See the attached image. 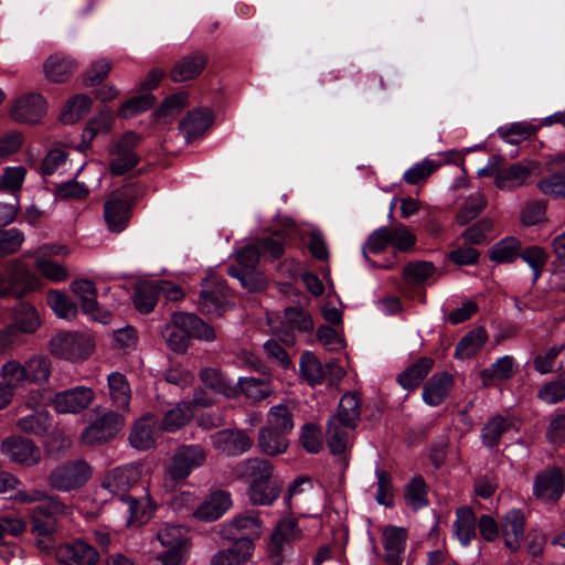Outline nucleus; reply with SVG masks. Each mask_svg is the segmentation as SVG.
<instances>
[{"label": "nucleus", "mask_w": 565, "mask_h": 565, "mask_svg": "<svg viewBox=\"0 0 565 565\" xmlns=\"http://www.w3.org/2000/svg\"><path fill=\"white\" fill-rule=\"evenodd\" d=\"M188 105V94L185 92L177 93L164 99L156 113L158 120L170 121Z\"/></svg>", "instance_id": "13d9d810"}, {"label": "nucleus", "mask_w": 565, "mask_h": 565, "mask_svg": "<svg viewBox=\"0 0 565 565\" xmlns=\"http://www.w3.org/2000/svg\"><path fill=\"white\" fill-rule=\"evenodd\" d=\"M205 460L206 451L202 446L182 445L175 450L167 472L174 481L184 480L192 470L202 467Z\"/></svg>", "instance_id": "0eeeda50"}, {"label": "nucleus", "mask_w": 565, "mask_h": 565, "mask_svg": "<svg viewBox=\"0 0 565 565\" xmlns=\"http://www.w3.org/2000/svg\"><path fill=\"white\" fill-rule=\"evenodd\" d=\"M201 382L215 393L232 397L235 394V387L231 381L216 367H204L200 371Z\"/></svg>", "instance_id": "49530a36"}, {"label": "nucleus", "mask_w": 565, "mask_h": 565, "mask_svg": "<svg viewBox=\"0 0 565 565\" xmlns=\"http://www.w3.org/2000/svg\"><path fill=\"white\" fill-rule=\"evenodd\" d=\"M284 228L275 232L271 236L266 237L258 242L256 248L259 249L260 255L271 259L279 258L284 254V245L286 239L295 231V224L290 218H285L282 223Z\"/></svg>", "instance_id": "c756f323"}, {"label": "nucleus", "mask_w": 565, "mask_h": 565, "mask_svg": "<svg viewBox=\"0 0 565 565\" xmlns=\"http://www.w3.org/2000/svg\"><path fill=\"white\" fill-rule=\"evenodd\" d=\"M301 536V530L294 518L282 519L274 529L267 544V555L275 565H280L287 546Z\"/></svg>", "instance_id": "9b49d317"}, {"label": "nucleus", "mask_w": 565, "mask_h": 565, "mask_svg": "<svg viewBox=\"0 0 565 565\" xmlns=\"http://www.w3.org/2000/svg\"><path fill=\"white\" fill-rule=\"evenodd\" d=\"M213 124V114L207 108L190 111L180 122L179 129L186 142L199 139L205 135Z\"/></svg>", "instance_id": "aec40b11"}, {"label": "nucleus", "mask_w": 565, "mask_h": 565, "mask_svg": "<svg viewBox=\"0 0 565 565\" xmlns=\"http://www.w3.org/2000/svg\"><path fill=\"white\" fill-rule=\"evenodd\" d=\"M92 476V469L84 460L57 466L49 476V483L58 491H71L82 487Z\"/></svg>", "instance_id": "423d86ee"}, {"label": "nucleus", "mask_w": 565, "mask_h": 565, "mask_svg": "<svg viewBox=\"0 0 565 565\" xmlns=\"http://www.w3.org/2000/svg\"><path fill=\"white\" fill-rule=\"evenodd\" d=\"M390 236V228L386 226L374 231L362 247V254L365 260L370 262L369 253L379 254L383 252L387 245H391Z\"/></svg>", "instance_id": "e2e57ef3"}, {"label": "nucleus", "mask_w": 565, "mask_h": 565, "mask_svg": "<svg viewBox=\"0 0 565 565\" xmlns=\"http://www.w3.org/2000/svg\"><path fill=\"white\" fill-rule=\"evenodd\" d=\"M17 426L26 434L40 435L50 426V416L46 412H35L20 418Z\"/></svg>", "instance_id": "680f3d73"}, {"label": "nucleus", "mask_w": 565, "mask_h": 565, "mask_svg": "<svg viewBox=\"0 0 565 565\" xmlns=\"http://www.w3.org/2000/svg\"><path fill=\"white\" fill-rule=\"evenodd\" d=\"M28 384L43 385L52 373L51 360L45 355H33L24 362Z\"/></svg>", "instance_id": "79ce46f5"}, {"label": "nucleus", "mask_w": 565, "mask_h": 565, "mask_svg": "<svg viewBox=\"0 0 565 565\" xmlns=\"http://www.w3.org/2000/svg\"><path fill=\"white\" fill-rule=\"evenodd\" d=\"M210 438L213 447L227 456L246 452L253 445V439L242 430L224 429L211 435Z\"/></svg>", "instance_id": "6ab92c4d"}, {"label": "nucleus", "mask_w": 565, "mask_h": 565, "mask_svg": "<svg viewBox=\"0 0 565 565\" xmlns=\"http://www.w3.org/2000/svg\"><path fill=\"white\" fill-rule=\"evenodd\" d=\"M488 340L483 328H476L468 332L456 345L455 358L466 360L477 354Z\"/></svg>", "instance_id": "37998d69"}, {"label": "nucleus", "mask_w": 565, "mask_h": 565, "mask_svg": "<svg viewBox=\"0 0 565 565\" xmlns=\"http://www.w3.org/2000/svg\"><path fill=\"white\" fill-rule=\"evenodd\" d=\"M266 426L290 434L295 427L294 413L289 404L281 403L269 408Z\"/></svg>", "instance_id": "de8ad7c7"}, {"label": "nucleus", "mask_w": 565, "mask_h": 565, "mask_svg": "<svg viewBox=\"0 0 565 565\" xmlns=\"http://www.w3.org/2000/svg\"><path fill=\"white\" fill-rule=\"evenodd\" d=\"M159 296L158 282H140L136 286L134 303L138 311L148 313L153 310Z\"/></svg>", "instance_id": "8fccbe9b"}, {"label": "nucleus", "mask_w": 565, "mask_h": 565, "mask_svg": "<svg viewBox=\"0 0 565 565\" xmlns=\"http://www.w3.org/2000/svg\"><path fill=\"white\" fill-rule=\"evenodd\" d=\"M95 393L88 386H75L57 392L51 398V405L60 414H78L94 401Z\"/></svg>", "instance_id": "9d476101"}, {"label": "nucleus", "mask_w": 565, "mask_h": 565, "mask_svg": "<svg viewBox=\"0 0 565 565\" xmlns=\"http://www.w3.org/2000/svg\"><path fill=\"white\" fill-rule=\"evenodd\" d=\"M220 534L242 547L243 558H250L255 550L254 543L263 534V521L256 514L241 513L222 524Z\"/></svg>", "instance_id": "f03ea898"}, {"label": "nucleus", "mask_w": 565, "mask_h": 565, "mask_svg": "<svg viewBox=\"0 0 565 565\" xmlns=\"http://www.w3.org/2000/svg\"><path fill=\"white\" fill-rule=\"evenodd\" d=\"M313 328L311 317L298 308L285 309L284 319L279 326H273V332L286 347L296 344L295 331L308 332Z\"/></svg>", "instance_id": "1a4fd4ad"}, {"label": "nucleus", "mask_w": 565, "mask_h": 565, "mask_svg": "<svg viewBox=\"0 0 565 565\" xmlns=\"http://www.w3.org/2000/svg\"><path fill=\"white\" fill-rule=\"evenodd\" d=\"M239 471L247 479L248 486H256L277 478L273 463L260 458H249L241 462Z\"/></svg>", "instance_id": "7c9ffc66"}, {"label": "nucleus", "mask_w": 565, "mask_h": 565, "mask_svg": "<svg viewBox=\"0 0 565 565\" xmlns=\"http://www.w3.org/2000/svg\"><path fill=\"white\" fill-rule=\"evenodd\" d=\"M524 516L520 510L509 511L501 520V532L504 545L511 552L520 547V542L524 535Z\"/></svg>", "instance_id": "bb28decb"}, {"label": "nucleus", "mask_w": 565, "mask_h": 565, "mask_svg": "<svg viewBox=\"0 0 565 565\" xmlns=\"http://www.w3.org/2000/svg\"><path fill=\"white\" fill-rule=\"evenodd\" d=\"M47 303L60 318L72 319L76 316V306L65 294L58 290H51L47 294Z\"/></svg>", "instance_id": "5fc2aeb1"}, {"label": "nucleus", "mask_w": 565, "mask_h": 565, "mask_svg": "<svg viewBox=\"0 0 565 565\" xmlns=\"http://www.w3.org/2000/svg\"><path fill=\"white\" fill-rule=\"evenodd\" d=\"M439 166L440 163L426 158L422 162H417L407 169L404 172L403 179L408 184H418L431 175L439 168Z\"/></svg>", "instance_id": "bf43d9fd"}, {"label": "nucleus", "mask_w": 565, "mask_h": 565, "mask_svg": "<svg viewBox=\"0 0 565 565\" xmlns=\"http://www.w3.org/2000/svg\"><path fill=\"white\" fill-rule=\"evenodd\" d=\"M0 376L6 385L12 386L13 391L28 384L24 363L18 360H9L6 362L1 366Z\"/></svg>", "instance_id": "864d4df0"}, {"label": "nucleus", "mask_w": 565, "mask_h": 565, "mask_svg": "<svg viewBox=\"0 0 565 565\" xmlns=\"http://www.w3.org/2000/svg\"><path fill=\"white\" fill-rule=\"evenodd\" d=\"M193 418V408L189 402H180L167 411L159 425L161 431L175 433Z\"/></svg>", "instance_id": "f704fd0d"}, {"label": "nucleus", "mask_w": 565, "mask_h": 565, "mask_svg": "<svg viewBox=\"0 0 565 565\" xmlns=\"http://www.w3.org/2000/svg\"><path fill=\"white\" fill-rule=\"evenodd\" d=\"M360 407L361 405L356 394H344L340 399L338 413L333 417L341 418L342 422L345 420L353 425H358L361 415Z\"/></svg>", "instance_id": "4d7b16f0"}, {"label": "nucleus", "mask_w": 565, "mask_h": 565, "mask_svg": "<svg viewBox=\"0 0 565 565\" xmlns=\"http://www.w3.org/2000/svg\"><path fill=\"white\" fill-rule=\"evenodd\" d=\"M1 452L11 461L32 467L40 462L41 450L30 439L10 436L2 440Z\"/></svg>", "instance_id": "ddd939ff"}, {"label": "nucleus", "mask_w": 565, "mask_h": 565, "mask_svg": "<svg viewBox=\"0 0 565 565\" xmlns=\"http://www.w3.org/2000/svg\"><path fill=\"white\" fill-rule=\"evenodd\" d=\"M157 540L164 548L157 556L161 565L185 564L190 552V534L185 526L164 524L159 529Z\"/></svg>", "instance_id": "7ed1b4c3"}, {"label": "nucleus", "mask_w": 565, "mask_h": 565, "mask_svg": "<svg viewBox=\"0 0 565 565\" xmlns=\"http://www.w3.org/2000/svg\"><path fill=\"white\" fill-rule=\"evenodd\" d=\"M515 373L514 359L504 355L498 359L490 367L480 371L479 376L484 387L493 386L498 381H507Z\"/></svg>", "instance_id": "c9c22d12"}, {"label": "nucleus", "mask_w": 565, "mask_h": 565, "mask_svg": "<svg viewBox=\"0 0 565 565\" xmlns=\"http://www.w3.org/2000/svg\"><path fill=\"white\" fill-rule=\"evenodd\" d=\"M76 68L74 60L58 53L50 55L43 64L44 76L52 83L65 82Z\"/></svg>", "instance_id": "c85d7f7f"}, {"label": "nucleus", "mask_w": 565, "mask_h": 565, "mask_svg": "<svg viewBox=\"0 0 565 565\" xmlns=\"http://www.w3.org/2000/svg\"><path fill=\"white\" fill-rule=\"evenodd\" d=\"M300 374L310 385L320 384L326 379L324 367L311 352L302 354L300 360Z\"/></svg>", "instance_id": "3c124183"}, {"label": "nucleus", "mask_w": 565, "mask_h": 565, "mask_svg": "<svg viewBox=\"0 0 565 565\" xmlns=\"http://www.w3.org/2000/svg\"><path fill=\"white\" fill-rule=\"evenodd\" d=\"M228 275L237 278L241 285L249 291H260L266 287V278L256 269L238 270L234 265L227 269Z\"/></svg>", "instance_id": "603ef678"}, {"label": "nucleus", "mask_w": 565, "mask_h": 565, "mask_svg": "<svg viewBox=\"0 0 565 565\" xmlns=\"http://www.w3.org/2000/svg\"><path fill=\"white\" fill-rule=\"evenodd\" d=\"M93 100L84 94L71 97L60 113V120L65 125H73L84 118L92 109Z\"/></svg>", "instance_id": "58836bf2"}, {"label": "nucleus", "mask_w": 565, "mask_h": 565, "mask_svg": "<svg viewBox=\"0 0 565 565\" xmlns=\"http://www.w3.org/2000/svg\"><path fill=\"white\" fill-rule=\"evenodd\" d=\"M141 466L138 463H130L122 467H117L104 478L103 487L111 494L120 495L126 500V492L135 486L141 477Z\"/></svg>", "instance_id": "4468645a"}, {"label": "nucleus", "mask_w": 565, "mask_h": 565, "mask_svg": "<svg viewBox=\"0 0 565 565\" xmlns=\"http://www.w3.org/2000/svg\"><path fill=\"white\" fill-rule=\"evenodd\" d=\"M114 114L110 109H104L93 117L86 125L83 132L82 150L88 148L89 142L98 135L108 134L114 124Z\"/></svg>", "instance_id": "c03bdc74"}, {"label": "nucleus", "mask_w": 565, "mask_h": 565, "mask_svg": "<svg viewBox=\"0 0 565 565\" xmlns=\"http://www.w3.org/2000/svg\"><path fill=\"white\" fill-rule=\"evenodd\" d=\"M35 265L41 275L53 282L65 281L70 276L65 266L42 255L35 256Z\"/></svg>", "instance_id": "6e6d98bb"}, {"label": "nucleus", "mask_w": 565, "mask_h": 565, "mask_svg": "<svg viewBox=\"0 0 565 565\" xmlns=\"http://www.w3.org/2000/svg\"><path fill=\"white\" fill-rule=\"evenodd\" d=\"M405 499L407 504L414 510H418L427 505L426 484L423 479L415 478L408 483L405 492Z\"/></svg>", "instance_id": "338daca9"}, {"label": "nucleus", "mask_w": 565, "mask_h": 565, "mask_svg": "<svg viewBox=\"0 0 565 565\" xmlns=\"http://www.w3.org/2000/svg\"><path fill=\"white\" fill-rule=\"evenodd\" d=\"M535 163H514L508 168L499 169L495 185L502 191H511L522 186L530 178Z\"/></svg>", "instance_id": "a878e982"}, {"label": "nucleus", "mask_w": 565, "mask_h": 565, "mask_svg": "<svg viewBox=\"0 0 565 565\" xmlns=\"http://www.w3.org/2000/svg\"><path fill=\"white\" fill-rule=\"evenodd\" d=\"M454 379L448 373L435 374L423 388V399L429 406H437L447 397Z\"/></svg>", "instance_id": "2f4dec72"}, {"label": "nucleus", "mask_w": 565, "mask_h": 565, "mask_svg": "<svg viewBox=\"0 0 565 565\" xmlns=\"http://www.w3.org/2000/svg\"><path fill=\"white\" fill-rule=\"evenodd\" d=\"M539 189L556 199H565V173L552 174L539 183Z\"/></svg>", "instance_id": "774afa93"}, {"label": "nucleus", "mask_w": 565, "mask_h": 565, "mask_svg": "<svg viewBox=\"0 0 565 565\" xmlns=\"http://www.w3.org/2000/svg\"><path fill=\"white\" fill-rule=\"evenodd\" d=\"M95 340L90 334L82 332H62L50 341V352L71 362L88 359L95 350Z\"/></svg>", "instance_id": "39448f33"}, {"label": "nucleus", "mask_w": 565, "mask_h": 565, "mask_svg": "<svg viewBox=\"0 0 565 565\" xmlns=\"http://www.w3.org/2000/svg\"><path fill=\"white\" fill-rule=\"evenodd\" d=\"M407 534L405 529L388 525L383 530L384 559L387 565H402Z\"/></svg>", "instance_id": "393cba45"}, {"label": "nucleus", "mask_w": 565, "mask_h": 565, "mask_svg": "<svg viewBox=\"0 0 565 565\" xmlns=\"http://www.w3.org/2000/svg\"><path fill=\"white\" fill-rule=\"evenodd\" d=\"M232 505L230 494L217 491L211 493L195 510L194 516L202 521H215Z\"/></svg>", "instance_id": "cd10ccee"}, {"label": "nucleus", "mask_w": 565, "mask_h": 565, "mask_svg": "<svg viewBox=\"0 0 565 565\" xmlns=\"http://www.w3.org/2000/svg\"><path fill=\"white\" fill-rule=\"evenodd\" d=\"M434 362L429 358H420L403 373L398 375V383L405 390H413L417 387L431 370Z\"/></svg>", "instance_id": "a18cd8bd"}, {"label": "nucleus", "mask_w": 565, "mask_h": 565, "mask_svg": "<svg viewBox=\"0 0 565 565\" xmlns=\"http://www.w3.org/2000/svg\"><path fill=\"white\" fill-rule=\"evenodd\" d=\"M47 106L41 94H25L11 108V117L22 124H36L46 114Z\"/></svg>", "instance_id": "dca6fc26"}, {"label": "nucleus", "mask_w": 565, "mask_h": 565, "mask_svg": "<svg viewBox=\"0 0 565 565\" xmlns=\"http://www.w3.org/2000/svg\"><path fill=\"white\" fill-rule=\"evenodd\" d=\"M231 306L232 296L223 282L211 281L200 294L199 310L204 315H220Z\"/></svg>", "instance_id": "2eb2a0df"}, {"label": "nucleus", "mask_w": 565, "mask_h": 565, "mask_svg": "<svg viewBox=\"0 0 565 565\" xmlns=\"http://www.w3.org/2000/svg\"><path fill=\"white\" fill-rule=\"evenodd\" d=\"M522 243L514 236H507L497 242L489 250V257L497 264H511L519 258Z\"/></svg>", "instance_id": "ea45409f"}, {"label": "nucleus", "mask_w": 565, "mask_h": 565, "mask_svg": "<svg viewBox=\"0 0 565 565\" xmlns=\"http://www.w3.org/2000/svg\"><path fill=\"white\" fill-rule=\"evenodd\" d=\"M537 397L547 404H556L565 399V373L557 380L544 384Z\"/></svg>", "instance_id": "0e129e2a"}, {"label": "nucleus", "mask_w": 565, "mask_h": 565, "mask_svg": "<svg viewBox=\"0 0 565 565\" xmlns=\"http://www.w3.org/2000/svg\"><path fill=\"white\" fill-rule=\"evenodd\" d=\"M130 205L118 193L109 195L104 206V217L109 231L119 233L124 231L129 221Z\"/></svg>", "instance_id": "412c9836"}, {"label": "nucleus", "mask_w": 565, "mask_h": 565, "mask_svg": "<svg viewBox=\"0 0 565 565\" xmlns=\"http://www.w3.org/2000/svg\"><path fill=\"white\" fill-rule=\"evenodd\" d=\"M42 288V280L20 259L10 262L6 275L0 273V297L21 298Z\"/></svg>", "instance_id": "20e7f679"}, {"label": "nucleus", "mask_w": 565, "mask_h": 565, "mask_svg": "<svg viewBox=\"0 0 565 565\" xmlns=\"http://www.w3.org/2000/svg\"><path fill=\"white\" fill-rule=\"evenodd\" d=\"M509 426L510 423L501 416L491 418L486 424L481 431V438L483 444L489 448L495 447L499 444L501 436L509 428Z\"/></svg>", "instance_id": "052dcab7"}, {"label": "nucleus", "mask_w": 565, "mask_h": 565, "mask_svg": "<svg viewBox=\"0 0 565 565\" xmlns=\"http://www.w3.org/2000/svg\"><path fill=\"white\" fill-rule=\"evenodd\" d=\"M207 56L202 52H194L179 60L170 71V78L174 83H183L196 78L205 68Z\"/></svg>", "instance_id": "4be33fe9"}, {"label": "nucleus", "mask_w": 565, "mask_h": 565, "mask_svg": "<svg viewBox=\"0 0 565 565\" xmlns=\"http://www.w3.org/2000/svg\"><path fill=\"white\" fill-rule=\"evenodd\" d=\"M74 296L79 301L81 308L84 313L88 315L90 319L107 324L111 320L109 311L100 308L96 300L97 289L92 280L77 279L71 285Z\"/></svg>", "instance_id": "f8f14e48"}, {"label": "nucleus", "mask_w": 565, "mask_h": 565, "mask_svg": "<svg viewBox=\"0 0 565 565\" xmlns=\"http://www.w3.org/2000/svg\"><path fill=\"white\" fill-rule=\"evenodd\" d=\"M162 337L167 345L175 353H184L190 339L212 342L215 340L214 329L204 322L199 316L189 312H175L162 330Z\"/></svg>", "instance_id": "f257e3e1"}, {"label": "nucleus", "mask_w": 565, "mask_h": 565, "mask_svg": "<svg viewBox=\"0 0 565 565\" xmlns=\"http://www.w3.org/2000/svg\"><path fill=\"white\" fill-rule=\"evenodd\" d=\"M356 425L331 417L327 423V440L332 454H342L350 446Z\"/></svg>", "instance_id": "b1692460"}, {"label": "nucleus", "mask_w": 565, "mask_h": 565, "mask_svg": "<svg viewBox=\"0 0 565 565\" xmlns=\"http://www.w3.org/2000/svg\"><path fill=\"white\" fill-rule=\"evenodd\" d=\"M477 519L473 511L468 507L459 508L452 524L454 536L462 546H468L476 537Z\"/></svg>", "instance_id": "473e14b6"}, {"label": "nucleus", "mask_w": 565, "mask_h": 565, "mask_svg": "<svg viewBox=\"0 0 565 565\" xmlns=\"http://www.w3.org/2000/svg\"><path fill=\"white\" fill-rule=\"evenodd\" d=\"M564 480L559 470L550 469L535 479L534 494L537 499L551 502L557 501L563 494Z\"/></svg>", "instance_id": "5701e85b"}, {"label": "nucleus", "mask_w": 565, "mask_h": 565, "mask_svg": "<svg viewBox=\"0 0 565 565\" xmlns=\"http://www.w3.org/2000/svg\"><path fill=\"white\" fill-rule=\"evenodd\" d=\"M109 397L113 405L126 411L131 399V388L127 377L119 372H113L107 376Z\"/></svg>", "instance_id": "e433bc0d"}, {"label": "nucleus", "mask_w": 565, "mask_h": 565, "mask_svg": "<svg viewBox=\"0 0 565 565\" xmlns=\"http://www.w3.org/2000/svg\"><path fill=\"white\" fill-rule=\"evenodd\" d=\"M57 559L64 565H96L98 552L83 540H75L58 547Z\"/></svg>", "instance_id": "a211bd4d"}, {"label": "nucleus", "mask_w": 565, "mask_h": 565, "mask_svg": "<svg viewBox=\"0 0 565 565\" xmlns=\"http://www.w3.org/2000/svg\"><path fill=\"white\" fill-rule=\"evenodd\" d=\"M13 324L23 333L31 334L41 326L38 310L29 302H21L13 309Z\"/></svg>", "instance_id": "a19ab883"}, {"label": "nucleus", "mask_w": 565, "mask_h": 565, "mask_svg": "<svg viewBox=\"0 0 565 565\" xmlns=\"http://www.w3.org/2000/svg\"><path fill=\"white\" fill-rule=\"evenodd\" d=\"M237 384L239 391L254 402L262 401L274 392V386L268 379L241 377Z\"/></svg>", "instance_id": "09e8293b"}, {"label": "nucleus", "mask_w": 565, "mask_h": 565, "mask_svg": "<svg viewBox=\"0 0 565 565\" xmlns=\"http://www.w3.org/2000/svg\"><path fill=\"white\" fill-rule=\"evenodd\" d=\"M282 481L277 477L275 479L262 482L256 486H248L247 495L254 505H271L280 495Z\"/></svg>", "instance_id": "72a5a7b5"}, {"label": "nucleus", "mask_w": 565, "mask_h": 565, "mask_svg": "<svg viewBox=\"0 0 565 565\" xmlns=\"http://www.w3.org/2000/svg\"><path fill=\"white\" fill-rule=\"evenodd\" d=\"M154 103V97L151 94H145L134 97L124 103L118 109V116L122 118H131L138 114L149 109Z\"/></svg>", "instance_id": "69168bd1"}, {"label": "nucleus", "mask_w": 565, "mask_h": 565, "mask_svg": "<svg viewBox=\"0 0 565 565\" xmlns=\"http://www.w3.org/2000/svg\"><path fill=\"white\" fill-rule=\"evenodd\" d=\"M124 425V419L116 412H107L88 425L81 434V441L96 446L114 438Z\"/></svg>", "instance_id": "6e6552de"}, {"label": "nucleus", "mask_w": 565, "mask_h": 565, "mask_svg": "<svg viewBox=\"0 0 565 565\" xmlns=\"http://www.w3.org/2000/svg\"><path fill=\"white\" fill-rule=\"evenodd\" d=\"M160 431L156 417L152 414H146L132 425L129 443L137 450H148L156 446Z\"/></svg>", "instance_id": "f3484780"}, {"label": "nucleus", "mask_w": 565, "mask_h": 565, "mask_svg": "<svg viewBox=\"0 0 565 565\" xmlns=\"http://www.w3.org/2000/svg\"><path fill=\"white\" fill-rule=\"evenodd\" d=\"M287 435L288 433L273 429L265 425L259 430L258 446L266 455L275 456L282 454L289 446Z\"/></svg>", "instance_id": "4c0bfd02"}]
</instances>
